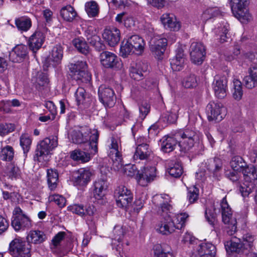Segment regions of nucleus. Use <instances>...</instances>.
<instances>
[{"label":"nucleus","instance_id":"nucleus-1","mask_svg":"<svg viewBox=\"0 0 257 257\" xmlns=\"http://www.w3.org/2000/svg\"><path fill=\"white\" fill-rule=\"evenodd\" d=\"M72 142L75 144L88 143V147H92V153L98 152L97 144L99 133L96 129H91L88 126H81L73 130L71 133Z\"/></svg>","mask_w":257,"mask_h":257},{"label":"nucleus","instance_id":"nucleus-2","mask_svg":"<svg viewBox=\"0 0 257 257\" xmlns=\"http://www.w3.org/2000/svg\"><path fill=\"white\" fill-rule=\"evenodd\" d=\"M175 136L180 139L178 144L182 151H190L196 145H199L202 148V145H199V134L192 128L180 130L175 134Z\"/></svg>","mask_w":257,"mask_h":257},{"label":"nucleus","instance_id":"nucleus-3","mask_svg":"<svg viewBox=\"0 0 257 257\" xmlns=\"http://www.w3.org/2000/svg\"><path fill=\"white\" fill-rule=\"evenodd\" d=\"M254 236L246 234L243 237L242 240L235 237H233L225 244L227 252H236L238 254H248L253 250Z\"/></svg>","mask_w":257,"mask_h":257},{"label":"nucleus","instance_id":"nucleus-4","mask_svg":"<svg viewBox=\"0 0 257 257\" xmlns=\"http://www.w3.org/2000/svg\"><path fill=\"white\" fill-rule=\"evenodd\" d=\"M145 42L144 39L137 35L131 36L126 43L121 45L120 52L122 57H125L131 53L141 55L144 50Z\"/></svg>","mask_w":257,"mask_h":257},{"label":"nucleus","instance_id":"nucleus-5","mask_svg":"<svg viewBox=\"0 0 257 257\" xmlns=\"http://www.w3.org/2000/svg\"><path fill=\"white\" fill-rule=\"evenodd\" d=\"M69 210L82 217H87L86 223L89 228L95 230L97 228L96 221L92 218L96 209L91 205L84 206L80 204H74L68 207Z\"/></svg>","mask_w":257,"mask_h":257},{"label":"nucleus","instance_id":"nucleus-6","mask_svg":"<svg viewBox=\"0 0 257 257\" xmlns=\"http://www.w3.org/2000/svg\"><path fill=\"white\" fill-rule=\"evenodd\" d=\"M231 3V9L234 16L241 23H246L251 19L249 13L248 6V0H229Z\"/></svg>","mask_w":257,"mask_h":257},{"label":"nucleus","instance_id":"nucleus-7","mask_svg":"<svg viewBox=\"0 0 257 257\" xmlns=\"http://www.w3.org/2000/svg\"><path fill=\"white\" fill-rule=\"evenodd\" d=\"M220 207L222 221L226 225V232L229 235H232L237 230V222L235 218L232 217L231 209L227 202L226 197L222 199Z\"/></svg>","mask_w":257,"mask_h":257},{"label":"nucleus","instance_id":"nucleus-8","mask_svg":"<svg viewBox=\"0 0 257 257\" xmlns=\"http://www.w3.org/2000/svg\"><path fill=\"white\" fill-rule=\"evenodd\" d=\"M69 67L70 75L73 79L86 83L91 80V76L87 71V65L86 62L78 61L74 63H71Z\"/></svg>","mask_w":257,"mask_h":257},{"label":"nucleus","instance_id":"nucleus-9","mask_svg":"<svg viewBox=\"0 0 257 257\" xmlns=\"http://www.w3.org/2000/svg\"><path fill=\"white\" fill-rule=\"evenodd\" d=\"M31 245L26 241L15 238L9 244V252L12 257H31Z\"/></svg>","mask_w":257,"mask_h":257},{"label":"nucleus","instance_id":"nucleus-10","mask_svg":"<svg viewBox=\"0 0 257 257\" xmlns=\"http://www.w3.org/2000/svg\"><path fill=\"white\" fill-rule=\"evenodd\" d=\"M57 145V139L56 137H52V138L44 139L37 146L34 157L35 160L39 162H41L42 160H44V158L46 157L50 154V151L56 148Z\"/></svg>","mask_w":257,"mask_h":257},{"label":"nucleus","instance_id":"nucleus-11","mask_svg":"<svg viewBox=\"0 0 257 257\" xmlns=\"http://www.w3.org/2000/svg\"><path fill=\"white\" fill-rule=\"evenodd\" d=\"M99 59L101 65L105 68L116 70L122 66L120 59L109 51H103L100 54Z\"/></svg>","mask_w":257,"mask_h":257},{"label":"nucleus","instance_id":"nucleus-12","mask_svg":"<svg viewBox=\"0 0 257 257\" xmlns=\"http://www.w3.org/2000/svg\"><path fill=\"white\" fill-rule=\"evenodd\" d=\"M100 101L106 107H112L115 104L116 97L114 90L108 86L101 85L98 89Z\"/></svg>","mask_w":257,"mask_h":257},{"label":"nucleus","instance_id":"nucleus-13","mask_svg":"<svg viewBox=\"0 0 257 257\" xmlns=\"http://www.w3.org/2000/svg\"><path fill=\"white\" fill-rule=\"evenodd\" d=\"M167 230L169 235L173 233L176 229H182L184 227L186 219L188 215L186 213H180L174 216L165 215Z\"/></svg>","mask_w":257,"mask_h":257},{"label":"nucleus","instance_id":"nucleus-14","mask_svg":"<svg viewBox=\"0 0 257 257\" xmlns=\"http://www.w3.org/2000/svg\"><path fill=\"white\" fill-rule=\"evenodd\" d=\"M207 117L209 121L219 122L225 115V109L220 103L211 102L206 106Z\"/></svg>","mask_w":257,"mask_h":257},{"label":"nucleus","instance_id":"nucleus-15","mask_svg":"<svg viewBox=\"0 0 257 257\" xmlns=\"http://www.w3.org/2000/svg\"><path fill=\"white\" fill-rule=\"evenodd\" d=\"M117 205L121 208H126L131 204L133 197L131 190L125 186H119L115 191Z\"/></svg>","mask_w":257,"mask_h":257},{"label":"nucleus","instance_id":"nucleus-16","mask_svg":"<svg viewBox=\"0 0 257 257\" xmlns=\"http://www.w3.org/2000/svg\"><path fill=\"white\" fill-rule=\"evenodd\" d=\"M167 45V40L161 36H154L150 42V48L151 52L158 59L162 58Z\"/></svg>","mask_w":257,"mask_h":257},{"label":"nucleus","instance_id":"nucleus-17","mask_svg":"<svg viewBox=\"0 0 257 257\" xmlns=\"http://www.w3.org/2000/svg\"><path fill=\"white\" fill-rule=\"evenodd\" d=\"M205 47L202 43L193 42L190 46V55L192 62L197 65H200L205 56Z\"/></svg>","mask_w":257,"mask_h":257},{"label":"nucleus","instance_id":"nucleus-18","mask_svg":"<svg viewBox=\"0 0 257 257\" xmlns=\"http://www.w3.org/2000/svg\"><path fill=\"white\" fill-rule=\"evenodd\" d=\"M156 177V169L155 167H145L137 173L138 181L142 186L153 181Z\"/></svg>","mask_w":257,"mask_h":257},{"label":"nucleus","instance_id":"nucleus-19","mask_svg":"<svg viewBox=\"0 0 257 257\" xmlns=\"http://www.w3.org/2000/svg\"><path fill=\"white\" fill-rule=\"evenodd\" d=\"M227 80L225 76L215 75L212 87L215 95L218 98H223L226 95Z\"/></svg>","mask_w":257,"mask_h":257},{"label":"nucleus","instance_id":"nucleus-20","mask_svg":"<svg viewBox=\"0 0 257 257\" xmlns=\"http://www.w3.org/2000/svg\"><path fill=\"white\" fill-rule=\"evenodd\" d=\"M28 54V49L26 45L20 44L16 46L10 52V60L14 63H20L25 59Z\"/></svg>","mask_w":257,"mask_h":257},{"label":"nucleus","instance_id":"nucleus-21","mask_svg":"<svg viewBox=\"0 0 257 257\" xmlns=\"http://www.w3.org/2000/svg\"><path fill=\"white\" fill-rule=\"evenodd\" d=\"M47 30V28H44L43 32L37 31L30 38L29 47L34 53H36L42 47L45 38L44 32Z\"/></svg>","mask_w":257,"mask_h":257},{"label":"nucleus","instance_id":"nucleus-22","mask_svg":"<svg viewBox=\"0 0 257 257\" xmlns=\"http://www.w3.org/2000/svg\"><path fill=\"white\" fill-rule=\"evenodd\" d=\"M11 225L16 231L29 228L32 226L30 219L26 215L14 216Z\"/></svg>","mask_w":257,"mask_h":257},{"label":"nucleus","instance_id":"nucleus-23","mask_svg":"<svg viewBox=\"0 0 257 257\" xmlns=\"http://www.w3.org/2000/svg\"><path fill=\"white\" fill-rule=\"evenodd\" d=\"M85 150L87 151V152L80 149H75L70 152V158L73 160L81 163L89 161L91 158V155H94L96 153H92V147H90V148L89 147L88 148H86Z\"/></svg>","mask_w":257,"mask_h":257},{"label":"nucleus","instance_id":"nucleus-24","mask_svg":"<svg viewBox=\"0 0 257 257\" xmlns=\"http://www.w3.org/2000/svg\"><path fill=\"white\" fill-rule=\"evenodd\" d=\"M102 37L110 46L113 47L120 41V31L116 28L105 29L102 34Z\"/></svg>","mask_w":257,"mask_h":257},{"label":"nucleus","instance_id":"nucleus-25","mask_svg":"<svg viewBox=\"0 0 257 257\" xmlns=\"http://www.w3.org/2000/svg\"><path fill=\"white\" fill-rule=\"evenodd\" d=\"M107 188V181L104 178H98L93 184V195L95 198L101 199L104 196Z\"/></svg>","mask_w":257,"mask_h":257},{"label":"nucleus","instance_id":"nucleus-26","mask_svg":"<svg viewBox=\"0 0 257 257\" xmlns=\"http://www.w3.org/2000/svg\"><path fill=\"white\" fill-rule=\"evenodd\" d=\"M184 51L181 47H178L176 50V55L170 60L171 67L173 71H179L184 67L185 62Z\"/></svg>","mask_w":257,"mask_h":257},{"label":"nucleus","instance_id":"nucleus-27","mask_svg":"<svg viewBox=\"0 0 257 257\" xmlns=\"http://www.w3.org/2000/svg\"><path fill=\"white\" fill-rule=\"evenodd\" d=\"M152 153L149 144H140L136 148L133 159L136 162L139 160H147L151 157Z\"/></svg>","mask_w":257,"mask_h":257},{"label":"nucleus","instance_id":"nucleus-28","mask_svg":"<svg viewBox=\"0 0 257 257\" xmlns=\"http://www.w3.org/2000/svg\"><path fill=\"white\" fill-rule=\"evenodd\" d=\"M178 138L175 135L173 137L165 136L161 140V150L164 153H170L173 151L178 144Z\"/></svg>","mask_w":257,"mask_h":257},{"label":"nucleus","instance_id":"nucleus-29","mask_svg":"<svg viewBox=\"0 0 257 257\" xmlns=\"http://www.w3.org/2000/svg\"><path fill=\"white\" fill-rule=\"evenodd\" d=\"M47 236L44 232L36 230L30 231L27 236V243H34L36 244H41L45 241Z\"/></svg>","mask_w":257,"mask_h":257},{"label":"nucleus","instance_id":"nucleus-30","mask_svg":"<svg viewBox=\"0 0 257 257\" xmlns=\"http://www.w3.org/2000/svg\"><path fill=\"white\" fill-rule=\"evenodd\" d=\"M92 173L90 170L81 169L78 171V176L75 177V183L80 186H85L90 182Z\"/></svg>","mask_w":257,"mask_h":257},{"label":"nucleus","instance_id":"nucleus-31","mask_svg":"<svg viewBox=\"0 0 257 257\" xmlns=\"http://www.w3.org/2000/svg\"><path fill=\"white\" fill-rule=\"evenodd\" d=\"M244 177V180L252 182L257 184V168L253 165L245 166L241 171Z\"/></svg>","mask_w":257,"mask_h":257},{"label":"nucleus","instance_id":"nucleus-32","mask_svg":"<svg viewBox=\"0 0 257 257\" xmlns=\"http://www.w3.org/2000/svg\"><path fill=\"white\" fill-rule=\"evenodd\" d=\"M15 24L18 30L21 32L28 31L32 27L31 19L25 16L16 18Z\"/></svg>","mask_w":257,"mask_h":257},{"label":"nucleus","instance_id":"nucleus-33","mask_svg":"<svg viewBox=\"0 0 257 257\" xmlns=\"http://www.w3.org/2000/svg\"><path fill=\"white\" fill-rule=\"evenodd\" d=\"M120 148V140L117 137H112L111 138V144L110 147V152L109 156L113 159L117 160V159H121V154L119 151Z\"/></svg>","mask_w":257,"mask_h":257},{"label":"nucleus","instance_id":"nucleus-34","mask_svg":"<svg viewBox=\"0 0 257 257\" xmlns=\"http://www.w3.org/2000/svg\"><path fill=\"white\" fill-rule=\"evenodd\" d=\"M197 252L199 256L216 254V247L211 243H202L198 246Z\"/></svg>","mask_w":257,"mask_h":257},{"label":"nucleus","instance_id":"nucleus-35","mask_svg":"<svg viewBox=\"0 0 257 257\" xmlns=\"http://www.w3.org/2000/svg\"><path fill=\"white\" fill-rule=\"evenodd\" d=\"M256 186L257 184L252 183V182L244 181L239 185L238 190L241 196L245 198L248 197Z\"/></svg>","mask_w":257,"mask_h":257},{"label":"nucleus","instance_id":"nucleus-36","mask_svg":"<svg viewBox=\"0 0 257 257\" xmlns=\"http://www.w3.org/2000/svg\"><path fill=\"white\" fill-rule=\"evenodd\" d=\"M72 43L78 51L82 54L86 55L89 53V47L83 38H75L73 40Z\"/></svg>","mask_w":257,"mask_h":257},{"label":"nucleus","instance_id":"nucleus-37","mask_svg":"<svg viewBox=\"0 0 257 257\" xmlns=\"http://www.w3.org/2000/svg\"><path fill=\"white\" fill-rule=\"evenodd\" d=\"M60 15L65 21L72 22L76 17L77 13L72 7L68 5L61 9Z\"/></svg>","mask_w":257,"mask_h":257},{"label":"nucleus","instance_id":"nucleus-38","mask_svg":"<svg viewBox=\"0 0 257 257\" xmlns=\"http://www.w3.org/2000/svg\"><path fill=\"white\" fill-rule=\"evenodd\" d=\"M205 166L210 172L215 173L221 169L222 162L218 158L209 159L205 162Z\"/></svg>","mask_w":257,"mask_h":257},{"label":"nucleus","instance_id":"nucleus-39","mask_svg":"<svg viewBox=\"0 0 257 257\" xmlns=\"http://www.w3.org/2000/svg\"><path fill=\"white\" fill-rule=\"evenodd\" d=\"M48 82L47 76L41 73L37 75L33 85L39 91H42L46 88Z\"/></svg>","mask_w":257,"mask_h":257},{"label":"nucleus","instance_id":"nucleus-40","mask_svg":"<svg viewBox=\"0 0 257 257\" xmlns=\"http://www.w3.org/2000/svg\"><path fill=\"white\" fill-rule=\"evenodd\" d=\"M58 180V173L56 170H47V181L49 188L54 190L57 186Z\"/></svg>","mask_w":257,"mask_h":257},{"label":"nucleus","instance_id":"nucleus-41","mask_svg":"<svg viewBox=\"0 0 257 257\" xmlns=\"http://www.w3.org/2000/svg\"><path fill=\"white\" fill-rule=\"evenodd\" d=\"M5 173L9 178L12 180L17 179L20 177L21 171L18 166L10 163L7 166Z\"/></svg>","mask_w":257,"mask_h":257},{"label":"nucleus","instance_id":"nucleus-42","mask_svg":"<svg viewBox=\"0 0 257 257\" xmlns=\"http://www.w3.org/2000/svg\"><path fill=\"white\" fill-rule=\"evenodd\" d=\"M85 11L90 17H95L99 13V8L97 3L94 1L87 2L85 5Z\"/></svg>","mask_w":257,"mask_h":257},{"label":"nucleus","instance_id":"nucleus-43","mask_svg":"<svg viewBox=\"0 0 257 257\" xmlns=\"http://www.w3.org/2000/svg\"><path fill=\"white\" fill-rule=\"evenodd\" d=\"M169 174L173 177L179 178L183 173V168L179 163L172 164L168 169Z\"/></svg>","mask_w":257,"mask_h":257},{"label":"nucleus","instance_id":"nucleus-44","mask_svg":"<svg viewBox=\"0 0 257 257\" xmlns=\"http://www.w3.org/2000/svg\"><path fill=\"white\" fill-rule=\"evenodd\" d=\"M63 57V50L60 46H56L52 50L49 56L50 60L53 62H59Z\"/></svg>","mask_w":257,"mask_h":257},{"label":"nucleus","instance_id":"nucleus-45","mask_svg":"<svg viewBox=\"0 0 257 257\" xmlns=\"http://www.w3.org/2000/svg\"><path fill=\"white\" fill-rule=\"evenodd\" d=\"M244 164L243 159L238 156L233 157L230 162L232 169L239 172H241L245 167Z\"/></svg>","mask_w":257,"mask_h":257},{"label":"nucleus","instance_id":"nucleus-46","mask_svg":"<svg viewBox=\"0 0 257 257\" xmlns=\"http://www.w3.org/2000/svg\"><path fill=\"white\" fill-rule=\"evenodd\" d=\"M76 101L78 105L84 104L87 98V94L85 90L82 87H78L75 93Z\"/></svg>","mask_w":257,"mask_h":257},{"label":"nucleus","instance_id":"nucleus-47","mask_svg":"<svg viewBox=\"0 0 257 257\" xmlns=\"http://www.w3.org/2000/svg\"><path fill=\"white\" fill-rule=\"evenodd\" d=\"M182 83L183 85L187 88L195 87L197 83L196 76L194 74H190L184 78Z\"/></svg>","mask_w":257,"mask_h":257},{"label":"nucleus","instance_id":"nucleus-48","mask_svg":"<svg viewBox=\"0 0 257 257\" xmlns=\"http://www.w3.org/2000/svg\"><path fill=\"white\" fill-rule=\"evenodd\" d=\"M85 36L88 43L93 47L96 43L100 40V37L96 35L93 31L90 28L85 31Z\"/></svg>","mask_w":257,"mask_h":257},{"label":"nucleus","instance_id":"nucleus-49","mask_svg":"<svg viewBox=\"0 0 257 257\" xmlns=\"http://www.w3.org/2000/svg\"><path fill=\"white\" fill-rule=\"evenodd\" d=\"M233 84H234V92L233 93V98L237 100H239L241 99L242 95H243L241 82L238 80H235L233 81Z\"/></svg>","mask_w":257,"mask_h":257},{"label":"nucleus","instance_id":"nucleus-50","mask_svg":"<svg viewBox=\"0 0 257 257\" xmlns=\"http://www.w3.org/2000/svg\"><path fill=\"white\" fill-rule=\"evenodd\" d=\"M14 151L12 147L7 146L2 150V159L11 161L14 158Z\"/></svg>","mask_w":257,"mask_h":257},{"label":"nucleus","instance_id":"nucleus-51","mask_svg":"<svg viewBox=\"0 0 257 257\" xmlns=\"http://www.w3.org/2000/svg\"><path fill=\"white\" fill-rule=\"evenodd\" d=\"M15 128V125L13 123H0V136L4 137L14 132Z\"/></svg>","mask_w":257,"mask_h":257},{"label":"nucleus","instance_id":"nucleus-52","mask_svg":"<svg viewBox=\"0 0 257 257\" xmlns=\"http://www.w3.org/2000/svg\"><path fill=\"white\" fill-rule=\"evenodd\" d=\"M150 110V105L146 102H143L139 105V117L141 120H144Z\"/></svg>","mask_w":257,"mask_h":257},{"label":"nucleus","instance_id":"nucleus-53","mask_svg":"<svg viewBox=\"0 0 257 257\" xmlns=\"http://www.w3.org/2000/svg\"><path fill=\"white\" fill-rule=\"evenodd\" d=\"M172 206L167 202L161 204L159 208L158 213L160 214L162 217L164 215H170L174 216V214L171 212Z\"/></svg>","mask_w":257,"mask_h":257},{"label":"nucleus","instance_id":"nucleus-54","mask_svg":"<svg viewBox=\"0 0 257 257\" xmlns=\"http://www.w3.org/2000/svg\"><path fill=\"white\" fill-rule=\"evenodd\" d=\"M50 202H54L60 207L62 208L65 205L66 199L61 195L58 194L51 195L49 197Z\"/></svg>","mask_w":257,"mask_h":257},{"label":"nucleus","instance_id":"nucleus-55","mask_svg":"<svg viewBox=\"0 0 257 257\" xmlns=\"http://www.w3.org/2000/svg\"><path fill=\"white\" fill-rule=\"evenodd\" d=\"M220 12L219 9L216 8H211L207 9L203 14L204 19H210L213 17L220 15Z\"/></svg>","mask_w":257,"mask_h":257},{"label":"nucleus","instance_id":"nucleus-56","mask_svg":"<svg viewBox=\"0 0 257 257\" xmlns=\"http://www.w3.org/2000/svg\"><path fill=\"white\" fill-rule=\"evenodd\" d=\"M154 257H173L170 252H164L160 244L156 245L154 247Z\"/></svg>","mask_w":257,"mask_h":257},{"label":"nucleus","instance_id":"nucleus-57","mask_svg":"<svg viewBox=\"0 0 257 257\" xmlns=\"http://www.w3.org/2000/svg\"><path fill=\"white\" fill-rule=\"evenodd\" d=\"M31 140L27 136H22L20 139V144L22 147L24 153L29 152L31 145Z\"/></svg>","mask_w":257,"mask_h":257},{"label":"nucleus","instance_id":"nucleus-58","mask_svg":"<svg viewBox=\"0 0 257 257\" xmlns=\"http://www.w3.org/2000/svg\"><path fill=\"white\" fill-rule=\"evenodd\" d=\"M167 224L166 223V219L165 215L162 217L160 222L158 225L157 231L163 235H169V232L167 230Z\"/></svg>","mask_w":257,"mask_h":257},{"label":"nucleus","instance_id":"nucleus-59","mask_svg":"<svg viewBox=\"0 0 257 257\" xmlns=\"http://www.w3.org/2000/svg\"><path fill=\"white\" fill-rule=\"evenodd\" d=\"M114 239L120 241L124 234V230L122 226L116 225L113 229Z\"/></svg>","mask_w":257,"mask_h":257},{"label":"nucleus","instance_id":"nucleus-60","mask_svg":"<svg viewBox=\"0 0 257 257\" xmlns=\"http://www.w3.org/2000/svg\"><path fill=\"white\" fill-rule=\"evenodd\" d=\"M187 198L190 203L195 202L198 198V189L195 187L190 188L188 193Z\"/></svg>","mask_w":257,"mask_h":257},{"label":"nucleus","instance_id":"nucleus-61","mask_svg":"<svg viewBox=\"0 0 257 257\" xmlns=\"http://www.w3.org/2000/svg\"><path fill=\"white\" fill-rule=\"evenodd\" d=\"M130 72V76L134 80H140L142 79L144 76V74L138 70L134 65L131 67Z\"/></svg>","mask_w":257,"mask_h":257},{"label":"nucleus","instance_id":"nucleus-62","mask_svg":"<svg viewBox=\"0 0 257 257\" xmlns=\"http://www.w3.org/2000/svg\"><path fill=\"white\" fill-rule=\"evenodd\" d=\"M239 171L232 169L225 172V176L233 182L236 181L239 178Z\"/></svg>","mask_w":257,"mask_h":257},{"label":"nucleus","instance_id":"nucleus-63","mask_svg":"<svg viewBox=\"0 0 257 257\" xmlns=\"http://www.w3.org/2000/svg\"><path fill=\"white\" fill-rule=\"evenodd\" d=\"M178 118V115L176 112H168L164 114V120H166L169 123H175Z\"/></svg>","mask_w":257,"mask_h":257},{"label":"nucleus","instance_id":"nucleus-64","mask_svg":"<svg viewBox=\"0 0 257 257\" xmlns=\"http://www.w3.org/2000/svg\"><path fill=\"white\" fill-rule=\"evenodd\" d=\"M65 235L66 233L65 232L61 231L58 232L52 240L53 245L55 247L57 246L64 239Z\"/></svg>","mask_w":257,"mask_h":257}]
</instances>
